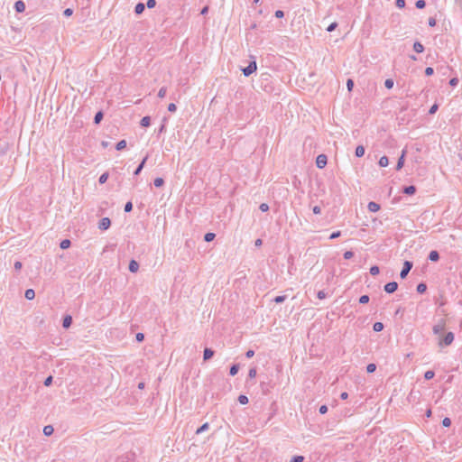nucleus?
Segmentation results:
<instances>
[{"label":"nucleus","mask_w":462,"mask_h":462,"mask_svg":"<svg viewBox=\"0 0 462 462\" xmlns=\"http://www.w3.org/2000/svg\"><path fill=\"white\" fill-rule=\"evenodd\" d=\"M412 267V263L409 261L404 262L403 268L400 273L401 278L404 279Z\"/></svg>","instance_id":"obj_1"},{"label":"nucleus","mask_w":462,"mask_h":462,"mask_svg":"<svg viewBox=\"0 0 462 462\" xmlns=\"http://www.w3.org/2000/svg\"><path fill=\"white\" fill-rule=\"evenodd\" d=\"M108 179V173L105 172L99 177V183L104 184Z\"/></svg>","instance_id":"obj_30"},{"label":"nucleus","mask_w":462,"mask_h":462,"mask_svg":"<svg viewBox=\"0 0 462 462\" xmlns=\"http://www.w3.org/2000/svg\"><path fill=\"white\" fill-rule=\"evenodd\" d=\"M103 118V113L97 112L95 116L94 121L96 124H99Z\"/></svg>","instance_id":"obj_29"},{"label":"nucleus","mask_w":462,"mask_h":462,"mask_svg":"<svg viewBox=\"0 0 462 462\" xmlns=\"http://www.w3.org/2000/svg\"><path fill=\"white\" fill-rule=\"evenodd\" d=\"M257 69L256 62L252 61L246 68L243 69L245 76H249L254 73Z\"/></svg>","instance_id":"obj_2"},{"label":"nucleus","mask_w":462,"mask_h":462,"mask_svg":"<svg viewBox=\"0 0 462 462\" xmlns=\"http://www.w3.org/2000/svg\"><path fill=\"white\" fill-rule=\"evenodd\" d=\"M283 15H284V14H283V12H282V10H277V11L275 12V16H276L277 18H282V17H283Z\"/></svg>","instance_id":"obj_57"},{"label":"nucleus","mask_w":462,"mask_h":462,"mask_svg":"<svg viewBox=\"0 0 462 462\" xmlns=\"http://www.w3.org/2000/svg\"><path fill=\"white\" fill-rule=\"evenodd\" d=\"M284 300H285V297H284V296H277V297H275L274 301H275L276 303H281V302H282Z\"/></svg>","instance_id":"obj_54"},{"label":"nucleus","mask_w":462,"mask_h":462,"mask_svg":"<svg viewBox=\"0 0 462 462\" xmlns=\"http://www.w3.org/2000/svg\"><path fill=\"white\" fill-rule=\"evenodd\" d=\"M369 301V297L367 295H363L359 298V302L362 304H365Z\"/></svg>","instance_id":"obj_38"},{"label":"nucleus","mask_w":462,"mask_h":462,"mask_svg":"<svg viewBox=\"0 0 462 462\" xmlns=\"http://www.w3.org/2000/svg\"><path fill=\"white\" fill-rule=\"evenodd\" d=\"M442 424L444 427H449L451 425V420L449 418H445L442 420Z\"/></svg>","instance_id":"obj_43"},{"label":"nucleus","mask_w":462,"mask_h":462,"mask_svg":"<svg viewBox=\"0 0 462 462\" xmlns=\"http://www.w3.org/2000/svg\"><path fill=\"white\" fill-rule=\"evenodd\" d=\"M396 5L399 8H403L405 6V1L404 0H396Z\"/></svg>","instance_id":"obj_46"},{"label":"nucleus","mask_w":462,"mask_h":462,"mask_svg":"<svg viewBox=\"0 0 462 462\" xmlns=\"http://www.w3.org/2000/svg\"><path fill=\"white\" fill-rule=\"evenodd\" d=\"M238 370H239V366L237 365H232L230 368V374L236 375L237 374Z\"/></svg>","instance_id":"obj_31"},{"label":"nucleus","mask_w":462,"mask_h":462,"mask_svg":"<svg viewBox=\"0 0 462 462\" xmlns=\"http://www.w3.org/2000/svg\"><path fill=\"white\" fill-rule=\"evenodd\" d=\"M126 147V141L121 140L116 143V150L121 151Z\"/></svg>","instance_id":"obj_24"},{"label":"nucleus","mask_w":462,"mask_h":462,"mask_svg":"<svg viewBox=\"0 0 462 462\" xmlns=\"http://www.w3.org/2000/svg\"><path fill=\"white\" fill-rule=\"evenodd\" d=\"M415 5H416V7H417V8H419V9H422V8H424V7H425V1H423V0H418V1L416 2V4H415Z\"/></svg>","instance_id":"obj_41"},{"label":"nucleus","mask_w":462,"mask_h":462,"mask_svg":"<svg viewBox=\"0 0 462 462\" xmlns=\"http://www.w3.org/2000/svg\"><path fill=\"white\" fill-rule=\"evenodd\" d=\"M260 209L263 211V212H266L268 211L269 209V206L266 204V203H262L260 205Z\"/></svg>","instance_id":"obj_48"},{"label":"nucleus","mask_w":462,"mask_h":462,"mask_svg":"<svg viewBox=\"0 0 462 462\" xmlns=\"http://www.w3.org/2000/svg\"><path fill=\"white\" fill-rule=\"evenodd\" d=\"M155 5H156L155 0H148V1H147V6H148V8H152V7H154V6H155Z\"/></svg>","instance_id":"obj_53"},{"label":"nucleus","mask_w":462,"mask_h":462,"mask_svg":"<svg viewBox=\"0 0 462 462\" xmlns=\"http://www.w3.org/2000/svg\"><path fill=\"white\" fill-rule=\"evenodd\" d=\"M208 423L206 422L204 423L200 428H199L196 431L197 434H199L201 432H203L204 430H208Z\"/></svg>","instance_id":"obj_34"},{"label":"nucleus","mask_w":462,"mask_h":462,"mask_svg":"<svg viewBox=\"0 0 462 462\" xmlns=\"http://www.w3.org/2000/svg\"><path fill=\"white\" fill-rule=\"evenodd\" d=\"M364 154H365V148H364V146H362V145H358V146L356 148V155L357 157H362V156H364Z\"/></svg>","instance_id":"obj_17"},{"label":"nucleus","mask_w":462,"mask_h":462,"mask_svg":"<svg viewBox=\"0 0 462 462\" xmlns=\"http://www.w3.org/2000/svg\"><path fill=\"white\" fill-rule=\"evenodd\" d=\"M138 268H139L138 263L134 260H132L129 263V270L132 273H135V272H137Z\"/></svg>","instance_id":"obj_11"},{"label":"nucleus","mask_w":462,"mask_h":462,"mask_svg":"<svg viewBox=\"0 0 462 462\" xmlns=\"http://www.w3.org/2000/svg\"><path fill=\"white\" fill-rule=\"evenodd\" d=\"M143 338H144V336H143V333H137V334H136V339H137V341L141 342V341H143Z\"/></svg>","instance_id":"obj_58"},{"label":"nucleus","mask_w":462,"mask_h":462,"mask_svg":"<svg viewBox=\"0 0 462 462\" xmlns=\"http://www.w3.org/2000/svg\"><path fill=\"white\" fill-rule=\"evenodd\" d=\"M316 164L318 168L322 169L327 165V156L320 154L316 159Z\"/></svg>","instance_id":"obj_4"},{"label":"nucleus","mask_w":462,"mask_h":462,"mask_svg":"<svg viewBox=\"0 0 462 462\" xmlns=\"http://www.w3.org/2000/svg\"><path fill=\"white\" fill-rule=\"evenodd\" d=\"M375 332L382 331L383 328V324L382 322H375L373 327Z\"/></svg>","instance_id":"obj_22"},{"label":"nucleus","mask_w":462,"mask_h":462,"mask_svg":"<svg viewBox=\"0 0 462 462\" xmlns=\"http://www.w3.org/2000/svg\"><path fill=\"white\" fill-rule=\"evenodd\" d=\"M213 355H214V352L211 349L206 348L204 350V360L210 359L213 356Z\"/></svg>","instance_id":"obj_15"},{"label":"nucleus","mask_w":462,"mask_h":462,"mask_svg":"<svg viewBox=\"0 0 462 462\" xmlns=\"http://www.w3.org/2000/svg\"><path fill=\"white\" fill-rule=\"evenodd\" d=\"M413 49L416 52L420 53L424 51V47L420 42H415L413 44Z\"/></svg>","instance_id":"obj_16"},{"label":"nucleus","mask_w":462,"mask_h":462,"mask_svg":"<svg viewBox=\"0 0 462 462\" xmlns=\"http://www.w3.org/2000/svg\"><path fill=\"white\" fill-rule=\"evenodd\" d=\"M133 208V205H132V202H127L125 206V212H130Z\"/></svg>","instance_id":"obj_45"},{"label":"nucleus","mask_w":462,"mask_h":462,"mask_svg":"<svg viewBox=\"0 0 462 462\" xmlns=\"http://www.w3.org/2000/svg\"><path fill=\"white\" fill-rule=\"evenodd\" d=\"M304 457L302 456H295L291 458V462H302Z\"/></svg>","instance_id":"obj_42"},{"label":"nucleus","mask_w":462,"mask_h":462,"mask_svg":"<svg viewBox=\"0 0 462 462\" xmlns=\"http://www.w3.org/2000/svg\"><path fill=\"white\" fill-rule=\"evenodd\" d=\"M70 245V241L69 239H64L60 243V248L67 249Z\"/></svg>","instance_id":"obj_25"},{"label":"nucleus","mask_w":462,"mask_h":462,"mask_svg":"<svg viewBox=\"0 0 462 462\" xmlns=\"http://www.w3.org/2000/svg\"><path fill=\"white\" fill-rule=\"evenodd\" d=\"M146 160H147V157H145V158L143 160V162H141V164H140V165L138 166V168L135 170V171H134V174H135V175H138V174L141 172V171L143 170V166H144V163H145Z\"/></svg>","instance_id":"obj_26"},{"label":"nucleus","mask_w":462,"mask_h":462,"mask_svg":"<svg viewBox=\"0 0 462 462\" xmlns=\"http://www.w3.org/2000/svg\"><path fill=\"white\" fill-rule=\"evenodd\" d=\"M376 369V365L374 364H369L366 367L368 373H374Z\"/></svg>","instance_id":"obj_39"},{"label":"nucleus","mask_w":462,"mask_h":462,"mask_svg":"<svg viewBox=\"0 0 462 462\" xmlns=\"http://www.w3.org/2000/svg\"><path fill=\"white\" fill-rule=\"evenodd\" d=\"M426 290H427V286H426V284H424V283H420V284L417 286V291H418L419 293H423V292H425V291H426Z\"/></svg>","instance_id":"obj_28"},{"label":"nucleus","mask_w":462,"mask_h":462,"mask_svg":"<svg viewBox=\"0 0 462 462\" xmlns=\"http://www.w3.org/2000/svg\"><path fill=\"white\" fill-rule=\"evenodd\" d=\"M320 212H321V209H320V208H319V206H315V207L313 208V213H314V214H317V215H318V214H319Z\"/></svg>","instance_id":"obj_64"},{"label":"nucleus","mask_w":462,"mask_h":462,"mask_svg":"<svg viewBox=\"0 0 462 462\" xmlns=\"http://www.w3.org/2000/svg\"><path fill=\"white\" fill-rule=\"evenodd\" d=\"M176 109H177V106H176V105H175L174 103H171V104H169V106H168V110H169L170 112H172V113H173V112H175V111H176Z\"/></svg>","instance_id":"obj_44"},{"label":"nucleus","mask_w":462,"mask_h":462,"mask_svg":"<svg viewBox=\"0 0 462 462\" xmlns=\"http://www.w3.org/2000/svg\"><path fill=\"white\" fill-rule=\"evenodd\" d=\"M397 288H398L397 282H388L387 284H385L384 291L388 293H393L397 290Z\"/></svg>","instance_id":"obj_5"},{"label":"nucleus","mask_w":462,"mask_h":462,"mask_svg":"<svg viewBox=\"0 0 462 462\" xmlns=\"http://www.w3.org/2000/svg\"><path fill=\"white\" fill-rule=\"evenodd\" d=\"M328 411V407L326 405H322L319 407V412L321 414H325Z\"/></svg>","instance_id":"obj_56"},{"label":"nucleus","mask_w":462,"mask_h":462,"mask_svg":"<svg viewBox=\"0 0 462 462\" xmlns=\"http://www.w3.org/2000/svg\"><path fill=\"white\" fill-rule=\"evenodd\" d=\"M340 236V231L334 232L330 235V239H335Z\"/></svg>","instance_id":"obj_59"},{"label":"nucleus","mask_w":462,"mask_h":462,"mask_svg":"<svg viewBox=\"0 0 462 462\" xmlns=\"http://www.w3.org/2000/svg\"><path fill=\"white\" fill-rule=\"evenodd\" d=\"M52 382V377L51 376H49L48 378H46L45 382H44V384L46 386H49Z\"/></svg>","instance_id":"obj_62"},{"label":"nucleus","mask_w":462,"mask_h":462,"mask_svg":"<svg viewBox=\"0 0 462 462\" xmlns=\"http://www.w3.org/2000/svg\"><path fill=\"white\" fill-rule=\"evenodd\" d=\"M143 10H144V5H143V4L139 3V4H137V5H135V13H136L137 14H142V13L143 12Z\"/></svg>","instance_id":"obj_23"},{"label":"nucleus","mask_w":462,"mask_h":462,"mask_svg":"<svg viewBox=\"0 0 462 462\" xmlns=\"http://www.w3.org/2000/svg\"><path fill=\"white\" fill-rule=\"evenodd\" d=\"M337 25V23H332L331 24L328 25L327 30L328 32H332V31H334L336 29Z\"/></svg>","instance_id":"obj_52"},{"label":"nucleus","mask_w":462,"mask_h":462,"mask_svg":"<svg viewBox=\"0 0 462 462\" xmlns=\"http://www.w3.org/2000/svg\"><path fill=\"white\" fill-rule=\"evenodd\" d=\"M238 401L241 404H247L248 403V398L245 395H240L238 397Z\"/></svg>","instance_id":"obj_32"},{"label":"nucleus","mask_w":462,"mask_h":462,"mask_svg":"<svg viewBox=\"0 0 462 462\" xmlns=\"http://www.w3.org/2000/svg\"><path fill=\"white\" fill-rule=\"evenodd\" d=\"M438 105L437 104H434L430 108V114L433 115L436 113V111L438 110Z\"/></svg>","instance_id":"obj_50"},{"label":"nucleus","mask_w":462,"mask_h":462,"mask_svg":"<svg viewBox=\"0 0 462 462\" xmlns=\"http://www.w3.org/2000/svg\"><path fill=\"white\" fill-rule=\"evenodd\" d=\"M353 255H354V254L351 251H346L344 254V258L345 259H350V258L353 257Z\"/></svg>","instance_id":"obj_51"},{"label":"nucleus","mask_w":462,"mask_h":462,"mask_svg":"<svg viewBox=\"0 0 462 462\" xmlns=\"http://www.w3.org/2000/svg\"><path fill=\"white\" fill-rule=\"evenodd\" d=\"M454 340V334L452 332H448L446 334L442 341H439L440 346H448Z\"/></svg>","instance_id":"obj_3"},{"label":"nucleus","mask_w":462,"mask_h":462,"mask_svg":"<svg viewBox=\"0 0 462 462\" xmlns=\"http://www.w3.org/2000/svg\"><path fill=\"white\" fill-rule=\"evenodd\" d=\"M15 10L18 12V13H23L24 10H25V5L23 1H17L15 3Z\"/></svg>","instance_id":"obj_10"},{"label":"nucleus","mask_w":462,"mask_h":462,"mask_svg":"<svg viewBox=\"0 0 462 462\" xmlns=\"http://www.w3.org/2000/svg\"><path fill=\"white\" fill-rule=\"evenodd\" d=\"M405 154H406V150H403L402 152L401 157L398 160L397 165H396V170L397 171L401 170L403 167Z\"/></svg>","instance_id":"obj_7"},{"label":"nucleus","mask_w":462,"mask_h":462,"mask_svg":"<svg viewBox=\"0 0 462 462\" xmlns=\"http://www.w3.org/2000/svg\"><path fill=\"white\" fill-rule=\"evenodd\" d=\"M371 212H377L380 209V205L375 202H369L367 206Z\"/></svg>","instance_id":"obj_9"},{"label":"nucleus","mask_w":462,"mask_h":462,"mask_svg":"<svg viewBox=\"0 0 462 462\" xmlns=\"http://www.w3.org/2000/svg\"><path fill=\"white\" fill-rule=\"evenodd\" d=\"M429 25H430V26H431V27H433V26H435V25H436V20H435V18H430V19H429Z\"/></svg>","instance_id":"obj_63"},{"label":"nucleus","mask_w":462,"mask_h":462,"mask_svg":"<svg viewBox=\"0 0 462 462\" xmlns=\"http://www.w3.org/2000/svg\"><path fill=\"white\" fill-rule=\"evenodd\" d=\"M424 377H425V379H427V380L432 379V378L434 377V372H433V371H427V372L424 374Z\"/></svg>","instance_id":"obj_36"},{"label":"nucleus","mask_w":462,"mask_h":462,"mask_svg":"<svg viewBox=\"0 0 462 462\" xmlns=\"http://www.w3.org/2000/svg\"><path fill=\"white\" fill-rule=\"evenodd\" d=\"M43 433L46 435V436H50L53 433V427L51 426V425H48V426H45L43 428Z\"/></svg>","instance_id":"obj_20"},{"label":"nucleus","mask_w":462,"mask_h":462,"mask_svg":"<svg viewBox=\"0 0 462 462\" xmlns=\"http://www.w3.org/2000/svg\"><path fill=\"white\" fill-rule=\"evenodd\" d=\"M163 184H164V180H163V179H162V178H160V177H159V178H156V179L154 180V185H155V187L160 188V187H162Z\"/></svg>","instance_id":"obj_27"},{"label":"nucleus","mask_w":462,"mask_h":462,"mask_svg":"<svg viewBox=\"0 0 462 462\" xmlns=\"http://www.w3.org/2000/svg\"><path fill=\"white\" fill-rule=\"evenodd\" d=\"M151 118L149 116H144L141 120V125L143 127H147L150 125Z\"/></svg>","instance_id":"obj_19"},{"label":"nucleus","mask_w":462,"mask_h":462,"mask_svg":"<svg viewBox=\"0 0 462 462\" xmlns=\"http://www.w3.org/2000/svg\"><path fill=\"white\" fill-rule=\"evenodd\" d=\"M384 85L387 88H392L393 87V80L391 79H388L385 80Z\"/></svg>","instance_id":"obj_37"},{"label":"nucleus","mask_w":462,"mask_h":462,"mask_svg":"<svg viewBox=\"0 0 462 462\" xmlns=\"http://www.w3.org/2000/svg\"><path fill=\"white\" fill-rule=\"evenodd\" d=\"M346 87H347L348 91H351L353 89L354 82L352 79L347 80Z\"/></svg>","instance_id":"obj_47"},{"label":"nucleus","mask_w":462,"mask_h":462,"mask_svg":"<svg viewBox=\"0 0 462 462\" xmlns=\"http://www.w3.org/2000/svg\"><path fill=\"white\" fill-rule=\"evenodd\" d=\"M379 165L381 167H386L388 166L389 164V160L386 156H382L380 159H379V162H378Z\"/></svg>","instance_id":"obj_14"},{"label":"nucleus","mask_w":462,"mask_h":462,"mask_svg":"<svg viewBox=\"0 0 462 462\" xmlns=\"http://www.w3.org/2000/svg\"><path fill=\"white\" fill-rule=\"evenodd\" d=\"M445 329V323L441 322L433 327V332L435 334H439Z\"/></svg>","instance_id":"obj_8"},{"label":"nucleus","mask_w":462,"mask_h":462,"mask_svg":"<svg viewBox=\"0 0 462 462\" xmlns=\"http://www.w3.org/2000/svg\"><path fill=\"white\" fill-rule=\"evenodd\" d=\"M111 225V221L108 217H103L99 222V228L106 230Z\"/></svg>","instance_id":"obj_6"},{"label":"nucleus","mask_w":462,"mask_h":462,"mask_svg":"<svg viewBox=\"0 0 462 462\" xmlns=\"http://www.w3.org/2000/svg\"><path fill=\"white\" fill-rule=\"evenodd\" d=\"M425 74L427 76H431L433 74V69L430 68V67H428L426 69H425Z\"/></svg>","instance_id":"obj_55"},{"label":"nucleus","mask_w":462,"mask_h":462,"mask_svg":"<svg viewBox=\"0 0 462 462\" xmlns=\"http://www.w3.org/2000/svg\"><path fill=\"white\" fill-rule=\"evenodd\" d=\"M166 93H167V89H166V88H164V87H163V88H162L159 90V92H158V97H159L160 98H163V97L166 96Z\"/></svg>","instance_id":"obj_35"},{"label":"nucleus","mask_w":462,"mask_h":462,"mask_svg":"<svg viewBox=\"0 0 462 462\" xmlns=\"http://www.w3.org/2000/svg\"><path fill=\"white\" fill-rule=\"evenodd\" d=\"M71 322H72V319L70 316H66L63 319V327L65 328H68L70 325H71Z\"/></svg>","instance_id":"obj_18"},{"label":"nucleus","mask_w":462,"mask_h":462,"mask_svg":"<svg viewBox=\"0 0 462 462\" xmlns=\"http://www.w3.org/2000/svg\"><path fill=\"white\" fill-rule=\"evenodd\" d=\"M416 191V189L414 186H409L404 189V193L407 195H412Z\"/></svg>","instance_id":"obj_21"},{"label":"nucleus","mask_w":462,"mask_h":462,"mask_svg":"<svg viewBox=\"0 0 462 462\" xmlns=\"http://www.w3.org/2000/svg\"><path fill=\"white\" fill-rule=\"evenodd\" d=\"M370 273H371L372 275H377V274L379 273V268H378V266H372V267L370 268Z\"/></svg>","instance_id":"obj_40"},{"label":"nucleus","mask_w":462,"mask_h":462,"mask_svg":"<svg viewBox=\"0 0 462 462\" xmlns=\"http://www.w3.org/2000/svg\"><path fill=\"white\" fill-rule=\"evenodd\" d=\"M73 11L72 9L70 8H67L65 11H64V15L66 16H70L72 14Z\"/></svg>","instance_id":"obj_61"},{"label":"nucleus","mask_w":462,"mask_h":462,"mask_svg":"<svg viewBox=\"0 0 462 462\" xmlns=\"http://www.w3.org/2000/svg\"><path fill=\"white\" fill-rule=\"evenodd\" d=\"M248 375L251 378H254L256 376V369L255 368L250 369Z\"/></svg>","instance_id":"obj_49"},{"label":"nucleus","mask_w":462,"mask_h":462,"mask_svg":"<svg viewBox=\"0 0 462 462\" xmlns=\"http://www.w3.org/2000/svg\"><path fill=\"white\" fill-rule=\"evenodd\" d=\"M457 82H458V79H457V78H453V79H451L449 80V84H450L451 86H453V87H454V86H456V85L457 84Z\"/></svg>","instance_id":"obj_60"},{"label":"nucleus","mask_w":462,"mask_h":462,"mask_svg":"<svg viewBox=\"0 0 462 462\" xmlns=\"http://www.w3.org/2000/svg\"><path fill=\"white\" fill-rule=\"evenodd\" d=\"M429 259L432 262H437L439 259V254L437 251H431L429 254Z\"/></svg>","instance_id":"obj_13"},{"label":"nucleus","mask_w":462,"mask_h":462,"mask_svg":"<svg viewBox=\"0 0 462 462\" xmlns=\"http://www.w3.org/2000/svg\"><path fill=\"white\" fill-rule=\"evenodd\" d=\"M24 296L27 300H33L35 297V292L32 289H28L25 291Z\"/></svg>","instance_id":"obj_12"},{"label":"nucleus","mask_w":462,"mask_h":462,"mask_svg":"<svg viewBox=\"0 0 462 462\" xmlns=\"http://www.w3.org/2000/svg\"><path fill=\"white\" fill-rule=\"evenodd\" d=\"M214 238H215L214 233H207L205 235V241H207V242H211Z\"/></svg>","instance_id":"obj_33"}]
</instances>
